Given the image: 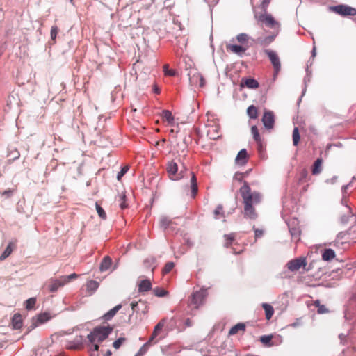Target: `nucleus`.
I'll return each mask as SVG.
<instances>
[{
	"label": "nucleus",
	"mask_w": 356,
	"mask_h": 356,
	"mask_svg": "<svg viewBox=\"0 0 356 356\" xmlns=\"http://www.w3.org/2000/svg\"><path fill=\"white\" fill-rule=\"evenodd\" d=\"M65 343L68 350H80L87 348L90 356H99V347L107 346L108 335H69Z\"/></svg>",
	"instance_id": "1"
},
{
	"label": "nucleus",
	"mask_w": 356,
	"mask_h": 356,
	"mask_svg": "<svg viewBox=\"0 0 356 356\" xmlns=\"http://www.w3.org/2000/svg\"><path fill=\"white\" fill-rule=\"evenodd\" d=\"M240 193L244 204V216L250 219H255L257 217L254 208V204L261 202V196L258 192H252L247 182H244L240 188Z\"/></svg>",
	"instance_id": "2"
},
{
	"label": "nucleus",
	"mask_w": 356,
	"mask_h": 356,
	"mask_svg": "<svg viewBox=\"0 0 356 356\" xmlns=\"http://www.w3.org/2000/svg\"><path fill=\"white\" fill-rule=\"evenodd\" d=\"M254 17L260 22L264 23L266 26L271 28L275 27L277 24L270 15L266 13L267 10L263 12L261 10L258 11L256 8H253Z\"/></svg>",
	"instance_id": "3"
},
{
	"label": "nucleus",
	"mask_w": 356,
	"mask_h": 356,
	"mask_svg": "<svg viewBox=\"0 0 356 356\" xmlns=\"http://www.w3.org/2000/svg\"><path fill=\"white\" fill-rule=\"evenodd\" d=\"M329 10L343 17L356 15V9L347 5H337L329 7Z\"/></svg>",
	"instance_id": "4"
},
{
	"label": "nucleus",
	"mask_w": 356,
	"mask_h": 356,
	"mask_svg": "<svg viewBox=\"0 0 356 356\" xmlns=\"http://www.w3.org/2000/svg\"><path fill=\"white\" fill-rule=\"evenodd\" d=\"M207 296V292L204 289H200L193 293L191 298L190 305L195 309H197L204 303Z\"/></svg>",
	"instance_id": "5"
},
{
	"label": "nucleus",
	"mask_w": 356,
	"mask_h": 356,
	"mask_svg": "<svg viewBox=\"0 0 356 356\" xmlns=\"http://www.w3.org/2000/svg\"><path fill=\"white\" fill-rule=\"evenodd\" d=\"M264 53L268 56L274 68V76H277L281 68V64L278 55L270 49H265Z\"/></svg>",
	"instance_id": "6"
},
{
	"label": "nucleus",
	"mask_w": 356,
	"mask_h": 356,
	"mask_svg": "<svg viewBox=\"0 0 356 356\" xmlns=\"http://www.w3.org/2000/svg\"><path fill=\"white\" fill-rule=\"evenodd\" d=\"M131 307L133 312H136L140 315H146L149 312L147 302L141 300L136 302H132L131 303Z\"/></svg>",
	"instance_id": "7"
},
{
	"label": "nucleus",
	"mask_w": 356,
	"mask_h": 356,
	"mask_svg": "<svg viewBox=\"0 0 356 356\" xmlns=\"http://www.w3.org/2000/svg\"><path fill=\"white\" fill-rule=\"evenodd\" d=\"M190 84L193 86L203 87L205 80L203 76L196 70L190 71L188 73Z\"/></svg>",
	"instance_id": "8"
},
{
	"label": "nucleus",
	"mask_w": 356,
	"mask_h": 356,
	"mask_svg": "<svg viewBox=\"0 0 356 356\" xmlns=\"http://www.w3.org/2000/svg\"><path fill=\"white\" fill-rule=\"evenodd\" d=\"M166 169L169 177L172 180H179L182 177L181 173L177 172L178 165L175 162L171 161L168 163Z\"/></svg>",
	"instance_id": "9"
},
{
	"label": "nucleus",
	"mask_w": 356,
	"mask_h": 356,
	"mask_svg": "<svg viewBox=\"0 0 356 356\" xmlns=\"http://www.w3.org/2000/svg\"><path fill=\"white\" fill-rule=\"evenodd\" d=\"M113 331V325H111L107 322H103L99 326L95 327L93 331L90 332V334H111Z\"/></svg>",
	"instance_id": "10"
},
{
	"label": "nucleus",
	"mask_w": 356,
	"mask_h": 356,
	"mask_svg": "<svg viewBox=\"0 0 356 356\" xmlns=\"http://www.w3.org/2000/svg\"><path fill=\"white\" fill-rule=\"evenodd\" d=\"M261 121L266 129H272L274 126V115L271 111H265Z\"/></svg>",
	"instance_id": "11"
},
{
	"label": "nucleus",
	"mask_w": 356,
	"mask_h": 356,
	"mask_svg": "<svg viewBox=\"0 0 356 356\" xmlns=\"http://www.w3.org/2000/svg\"><path fill=\"white\" fill-rule=\"evenodd\" d=\"M51 318V315L47 312H44L38 314L37 316L32 318L33 327H37L41 325Z\"/></svg>",
	"instance_id": "12"
},
{
	"label": "nucleus",
	"mask_w": 356,
	"mask_h": 356,
	"mask_svg": "<svg viewBox=\"0 0 356 356\" xmlns=\"http://www.w3.org/2000/svg\"><path fill=\"white\" fill-rule=\"evenodd\" d=\"M291 224L295 226L291 229V239L295 241H298L300 236V227L298 225V221L296 219L291 220Z\"/></svg>",
	"instance_id": "13"
},
{
	"label": "nucleus",
	"mask_w": 356,
	"mask_h": 356,
	"mask_svg": "<svg viewBox=\"0 0 356 356\" xmlns=\"http://www.w3.org/2000/svg\"><path fill=\"white\" fill-rule=\"evenodd\" d=\"M241 87H247L250 89H257L259 88V82L252 78H243L241 82Z\"/></svg>",
	"instance_id": "14"
},
{
	"label": "nucleus",
	"mask_w": 356,
	"mask_h": 356,
	"mask_svg": "<svg viewBox=\"0 0 356 356\" xmlns=\"http://www.w3.org/2000/svg\"><path fill=\"white\" fill-rule=\"evenodd\" d=\"M65 284V281L63 280L62 276L58 279L51 280L48 285L49 290L51 292L57 291L59 287H61Z\"/></svg>",
	"instance_id": "15"
},
{
	"label": "nucleus",
	"mask_w": 356,
	"mask_h": 356,
	"mask_svg": "<svg viewBox=\"0 0 356 356\" xmlns=\"http://www.w3.org/2000/svg\"><path fill=\"white\" fill-rule=\"evenodd\" d=\"M307 265L306 259L304 257L291 260V270H297L301 267L305 268Z\"/></svg>",
	"instance_id": "16"
},
{
	"label": "nucleus",
	"mask_w": 356,
	"mask_h": 356,
	"mask_svg": "<svg viewBox=\"0 0 356 356\" xmlns=\"http://www.w3.org/2000/svg\"><path fill=\"white\" fill-rule=\"evenodd\" d=\"M247 47L242 45L237 44H228L227 45V50L232 53L236 54L239 56H242L246 51Z\"/></svg>",
	"instance_id": "17"
},
{
	"label": "nucleus",
	"mask_w": 356,
	"mask_h": 356,
	"mask_svg": "<svg viewBox=\"0 0 356 356\" xmlns=\"http://www.w3.org/2000/svg\"><path fill=\"white\" fill-rule=\"evenodd\" d=\"M275 35H270L265 37H259L257 39V44L261 47H266L274 41Z\"/></svg>",
	"instance_id": "18"
},
{
	"label": "nucleus",
	"mask_w": 356,
	"mask_h": 356,
	"mask_svg": "<svg viewBox=\"0 0 356 356\" xmlns=\"http://www.w3.org/2000/svg\"><path fill=\"white\" fill-rule=\"evenodd\" d=\"M236 163L240 165H244L248 162V153L246 149H241L236 157Z\"/></svg>",
	"instance_id": "19"
},
{
	"label": "nucleus",
	"mask_w": 356,
	"mask_h": 356,
	"mask_svg": "<svg viewBox=\"0 0 356 356\" xmlns=\"http://www.w3.org/2000/svg\"><path fill=\"white\" fill-rule=\"evenodd\" d=\"M11 324L14 329H20L23 325L22 315L19 313L15 314L12 318Z\"/></svg>",
	"instance_id": "20"
},
{
	"label": "nucleus",
	"mask_w": 356,
	"mask_h": 356,
	"mask_svg": "<svg viewBox=\"0 0 356 356\" xmlns=\"http://www.w3.org/2000/svg\"><path fill=\"white\" fill-rule=\"evenodd\" d=\"M122 308V305L119 304L114 307L113 309L106 312L103 316L102 318L104 321H109L113 318V316L116 314V313Z\"/></svg>",
	"instance_id": "21"
},
{
	"label": "nucleus",
	"mask_w": 356,
	"mask_h": 356,
	"mask_svg": "<svg viewBox=\"0 0 356 356\" xmlns=\"http://www.w3.org/2000/svg\"><path fill=\"white\" fill-rule=\"evenodd\" d=\"M16 248V245L15 243L10 242L8 246L6 247L4 252L2 253V254L0 256V261H3L6 259L7 257H8L13 250Z\"/></svg>",
	"instance_id": "22"
},
{
	"label": "nucleus",
	"mask_w": 356,
	"mask_h": 356,
	"mask_svg": "<svg viewBox=\"0 0 356 356\" xmlns=\"http://www.w3.org/2000/svg\"><path fill=\"white\" fill-rule=\"evenodd\" d=\"M250 323H238L234 326H233L230 330L229 331V334H236L238 332H245V327L247 325H249Z\"/></svg>",
	"instance_id": "23"
},
{
	"label": "nucleus",
	"mask_w": 356,
	"mask_h": 356,
	"mask_svg": "<svg viewBox=\"0 0 356 356\" xmlns=\"http://www.w3.org/2000/svg\"><path fill=\"white\" fill-rule=\"evenodd\" d=\"M191 177L190 182H191V193H192L191 195L193 197H195V196L196 195L197 191H198L197 184V179H196V177H195V175L194 172H191Z\"/></svg>",
	"instance_id": "24"
},
{
	"label": "nucleus",
	"mask_w": 356,
	"mask_h": 356,
	"mask_svg": "<svg viewBox=\"0 0 356 356\" xmlns=\"http://www.w3.org/2000/svg\"><path fill=\"white\" fill-rule=\"evenodd\" d=\"M335 252L331 248L325 249L322 253L323 261H330L335 257Z\"/></svg>",
	"instance_id": "25"
},
{
	"label": "nucleus",
	"mask_w": 356,
	"mask_h": 356,
	"mask_svg": "<svg viewBox=\"0 0 356 356\" xmlns=\"http://www.w3.org/2000/svg\"><path fill=\"white\" fill-rule=\"evenodd\" d=\"M152 289V283L149 280H143L138 284L139 292H147Z\"/></svg>",
	"instance_id": "26"
},
{
	"label": "nucleus",
	"mask_w": 356,
	"mask_h": 356,
	"mask_svg": "<svg viewBox=\"0 0 356 356\" xmlns=\"http://www.w3.org/2000/svg\"><path fill=\"white\" fill-rule=\"evenodd\" d=\"M111 264H112L111 259L108 256L105 257L103 259L102 261L101 262V264L99 266L100 271L104 272V271L108 270L110 268Z\"/></svg>",
	"instance_id": "27"
},
{
	"label": "nucleus",
	"mask_w": 356,
	"mask_h": 356,
	"mask_svg": "<svg viewBox=\"0 0 356 356\" xmlns=\"http://www.w3.org/2000/svg\"><path fill=\"white\" fill-rule=\"evenodd\" d=\"M261 306L265 311L266 318L270 320L274 314L273 307L268 303H263Z\"/></svg>",
	"instance_id": "28"
},
{
	"label": "nucleus",
	"mask_w": 356,
	"mask_h": 356,
	"mask_svg": "<svg viewBox=\"0 0 356 356\" xmlns=\"http://www.w3.org/2000/svg\"><path fill=\"white\" fill-rule=\"evenodd\" d=\"M247 114L251 119H257L259 116L258 108L254 105L250 106L247 109Z\"/></svg>",
	"instance_id": "29"
},
{
	"label": "nucleus",
	"mask_w": 356,
	"mask_h": 356,
	"mask_svg": "<svg viewBox=\"0 0 356 356\" xmlns=\"http://www.w3.org/2000/svg\"><path fill=\"white\" fill-rule=\"evenodd\" d=\"M323 160L321 159H317L314 162L312 168V174L318 175L322 170Z\"/></svg>",
	"instance_id": "30"
},
{
	"label": "nucleus",
	"mask_w": 356,
	"mask_h": 356,
	"mask_svg": "<svg viewBox=\"0 0 356 356\" xmlns=\"http://www.w3.org/2000/svg\"><path fill=\"white\" fill-rule=\"evenodd\" d=\"M162 118L166 120L169 124H172L174 122V117L172 113L168 110H163L161 114Z\"/></svg>",
	"instance_id": "31"
},
{
	"label": "nucleus",
	"mask_w": 356,
	"mask_h": 356,
	"mask_svg": "<svg viewBox=\"0 0 356 356\" xmlns=\"http://www.w3.org/2000/svg\"><path fill=\"white\" fill-rule=\"evenodd\" d=\"M273 335H264L260 337L259 341L266 347H270L273 344L271 343Z\"/></svg>",
	"instance_id": "32"
},
{
	"label": "nucleus",
	"mask_w": 356,
	"mask_h": 356,
	"mask_svg": "<svg viewBox=\"0 0 356 356\" xmlns=\"http://www.w3.org/2000/svg\"><path fill=\"white\" fill-rule=\"evenodd\" d=\"M172 223V220L167 216H162L159 220L160 226L165 229L169 227Z\"/></svg>",
	"instance_id": "33"
},
{
	"label": "nucleus",
	"mask_w": 356,
	"mask_h": 356,
	"mask_svg": "<svg viewBox=\"0 0 356 356\" xmlns=\"http://www.w3.org/2000/svg\"><path fill=\"white\" fill-rule=\"evenodd\" d=\"M314 305L318 309V314H323L329 312V309L324 305H321L319 300L314 301Z\"/></svg>",
	"instance_id": "34"
},
{
	"label": "nucleus",
	"mask_w": 356,
	"mask_h": 356,
	"mask_svg": "<svg viewBox=\"0 0 356 356\" xmlns=\"http://www.w3.org/2000/svg\"><path fill=\"white\" fill-rule=\"evenodd\" d=\"M214 218L216 219H219L222 217H225L223 207L221 204L217 206L213 211Z\"/></svg>",
	"instance_id": "35"
},
{
	"label": "nucleus",
	"mask_w": 356,
	"mask_h": 356,
	"mask_svg": "<svg viewBox=\"0 0 356 356\" xmlns=\"http://www.w3.org/2000/svg\"><path fill=\"white\" fill-rule=\"evenodd\" d=\"M154 336L155 335H152L150 339L146 343H145L141 347V348L139 350V351H138V354L136 355V356H141V355H143L147 351L148 346L153 341Z\"/></svg>",
	"instance_id": "36"
},
{
	"label": "nucleus",
	"mask_w": 356,
	"mask_h": 356,
	"mask_svg": "<svg viewBox=\"0 0 356 356\" xmlns=\"http://www.w3.org/2000/svg\"><path fill=\"white\" fill-rule=\"evenodd\" d=\"M251 133L253 136L254 140L257 143H260V141H261V138L257 126L254 125L251 127Z\"/></svg>",
	"instance_id": "37"
},
{
	"label": "nucleus",
	"mask_w": 356,
	"mask_h": 356,
	"mask_svg": "<svg viewBox=\"0 0 356 356\" xmlns=\"http://www.w3.org/2000/svg\"><path fill=\"white\" fill-rule=\"evenodd\" d=\"M292 138H293V144L295 146L298 145V144L299 143L300 139V134H299V131H298V127H295L293 129V134H292Z\"/></svg>",
	"instance_id": "38"
},
{
	"label": "nucleus",
	"mask_w": 356,
	"mask_h": 356,
	"mask_svg": "<svg viewBox=\"0 0 356 356\" xmlns=\"http://www.w3.org/2000/svg\"><path fill=\"white\" fill-rule=\"evenodd\" d=\"M95 207L99 218H101L102 220H106V213L104 209L97 202L95 203Z\"/></svg>",
	"instance_id": "39"
},
{
	"label": "nucleus",
	"mask_w": 356,
	"mask_h": 356,
	"mask_svg": "<svg viewBox=\"0 0 356 356\" xmlns=\"http://www.w3.org/2000/svg\"><path fill=\"white\" fill-rule=\"evenodd\" d=\"M154 294L157 297H164L168 295V291L163 289L156 287L153 290Z\"/></svg>",
	"instance_id": "40"
},
{
	"label": "nucleus",
	"mask_w": 356,
	"mask_h": 356,
	"mask_svg": "<svg viewBox=\"0 0 356 356\" xmlns=\"http://www.w3.org/2000/svg\"><path fill=\"white\" fill-rule=\"evenodd\" d=\"M174 267H175L174 262H172V261L167 262L165 264V266L163 267V268L162 270L163 275L169 273L173 269Z\"/></svg>",
	"instance_id": "41"
},
{
	"label": "nucleus",
	"mask_w": 356,
	"mask_h": 356,
	"mask_svg": "<svg viewBox=\"0 0 356 356\" xmlns=\"http://www.w3.org/2000/svg\"><path fill=\"white\" fill-rule=\"evenodd\" d=\"M224 238L225 239V246L229 247L235 239V234L231 233L229 234H225Z\"/></svg>",
	"instance_id": "42"
},
{
	"label": "nucleus",
	"mask_w": 356,
	"mask_h": 356,
	"mask_svg": "<svg viewBox=\"0 0 356 356\" xmlns=\"http://www.w3.org/2000/svg\"><path fill=\"white\" fill-rule=\"evenodd\" d=\"M36 303L35 298H30L26 301V309L28 310L32 309L34 308L35 305Z\"/></svg>",
	"instance_id": "43"
},
{
	"label": "nucleus",
	"mask_w": 356,
	"mask_h": 356,
	"mask_svg": "<svg viewBox=\"0 0 356 356\" xmlns=\"http://www.w3.org/2000/svg\"><path fill=\"white\" fill-rule=\"evenodd\" d=\"M165 324V319L161 320L157 325L155 326L154 329V332L152 334H157L161 332Z\"/></svg>",
	"instance_id": "44"
},
{
	"label": "nucleus",
	"mask_w": 356,
	"mask_h": 356,
	"mask_svg": "<svg viewBox=\"0 0 356 356\" xmlns=\"http://www.w3.org/2000/svg\"><path fill=\"white\" fill-rule=\"evenodd\" d=\"M248 38L249 37L246 33H240L236 36L237 41L241 44L247 43Z\"/></svg>",
	"instance_id": "45"
},
{
	"label": "nucleus",
	"mask_w": 356,
	"mask_h": 356,
	"mask_svg": "<svg viewBox=\"0 0 356 356\" xmlns=\"http://www.w3.org/2000/svg\"><path fill=\"white\" fill-rule=\"evenodd\" d=\"M99 286V283L95 280H90L87 282V289L90 291H95Z\"/></svg>",
	"instance_id": "46"
},
{
	"label": "nucleus",
	"mask_w": 356,
	"mask_h": 356,
	"mask_svg": "<svg viewBox=\"0 0 356 356\" xmlns=\"http://www.w3.org/2000/svg\"><path fill=\"white\" fill-rule=\"evenodd\" d=\"M270 1L271 0H261L260 5L258 6L257 9L261 10L263 12H265L267 10V8Z\"/></svg>",
	"instance_id": "47"
},
{
	"label": "nucleus",
	"mask_w": 356,
	"mask_h": 356,
	"mask_svg": "<svg viewBox=\"0 0 356 356\" xmlns=\"http://www.w3.org/2000/svg\"><path fill=\"white\" fill-rule=\"evenodd\" d=\"M129 168L128 165H125L123 168H122L121 170L118 172L117 175V179L118 181H120L122 177L127 172Z\"/></svg>",
	"instance_id": "48"
},
{
	"label": "nucleus",
	"mask_w": 356,
	"mask_h": 356,
	"mask_svg": "<svg viewBox=\"0 0 356 356\" xmlns=\"http://www.w3.org/2000/svg\"><path fill=\"white\" fill-rule=\"evenodd\" d=\"M125 338L120 337L113 343V346L115 349H118L122 346V344L125 341Z\"/></svg>",
	"instance_id": "49"
},
{
	"label": "nucleus",
	"mask_w": 356,
	"mask_h": 356,
	"mask_svg": "<svg viewBox=\"0 0 356 356\" xmlns=\"http://www.w3.org/2000/svg\"><path fill=\"white\" fill-rule=\"evenodd\" d=\"M79 277V275H77L76 273H72L70 275H67V276H62L63 277V280L65 281V284L70 282L73 279H76Z\"/></svg>",
	"instance_id": "50"
},
{
	"label": "nucleus",
	"mask_w": 356,
	"mask_h": 356,
	"mask_svg": "<svg viewBox=\"0 0 356 356\" xmlns=\"http://www.w3.org/2000/svg\"><path fill=\"white\" fill-rule=\"evenodd\" d=\"M58 32V28L57 26H52L51 29V38L52 40L55 41L56 35Z\"/></svg>",
	"instance_id": "51"
},
{
	"label": "nucleus",
	"mask_w": 356,
	"mask_h": 356,
	"mask_svg": "<svg viewBox=\"0 0 356 356\" xmlns=\"http://www.w3.org/2000/svg\"><path fill=\"white\" fill-rule=\"evenodd\" d=\"M257 143V149H258L259 156L261 158H264L265 154L264 152V146H263L262 140L260 141V143Z\"/></svg>",
	"instance_id": "52"
},
{
	"label": "nucleus",
	"mask_w": 356,
	"mask_h": 356,
	"mask_svg": "<svg viewBox=\"0 0 356 356\" xmlns=\"http://www.w3.org/2000/svg\"><path fill=\"white\" fill-rule=\"evenodd\" d=\"M253 229L254 231L255 240L263 236L264 232L263 229H259L258 228H255V227H253Z\"/></svg>",
	"instance_id": "53"
},
{
	"label": "nucleus",
	"mask_w": 356,
	"mask_h": 356,
	"mask_svg": "<svg viewBox=\"0 0 356 356\" xmlns=\"http://www.w3.org/2000/svg\"><path fill=\"white\" fill-rule=\"evenodd\" d=\"M168 65H165L163 66V71L165 73V75L173 76L175 75V71L174 70H168Z\"/></svg>",
	"instance_id": "54"
},
{
	"label": "nucleus",
	"mask_w": 356,
	"mask_h": 356,
	"mask_svg": "<svg viewBox=\"0 0 356 356\" xmlns=\"http://www.w3.org/2000/svg\"><path fill=\"white\" fill-rule=\"evenodd\" d=\"M225 326V323L223 322H220L214 326L213 331L214 332H223Z\"/></svg>",
	"instance_id": "55"
},
{
	"label": "nucleus",
	"mask_w": 356,
	"mask_h": 356,
	"mask_svg": "<svg viewBox=\"0 0 356 356\" xmlns=\"http://www.w3.org/2000/svg\"><path fill=\"white\" fill-rule=\"evenodd\" d=\"M234 179H236V181H239V182H241L244 178V175L243 173H241V172H236L235 175H234Z\"/></svg>",
	"instance_id": "56"
},
{
	"label": "nucleus",
	"mask_w": 356,
	"mask_h": 356,
	"mask_svg": "<svg viewBox=\"0 0 356 356\" xmlns=\"http://www.w3.org/2000/svg\"><path fill=\"white\" fill-rule=\"evenodd\" d=\"M125 197H125V195H124V194H123V195H120V199L123 201V202L120 204V207H121V209H125V208H127V204H125V202H124Z\"/></svg>",
	"instance_id": "57"
},
{
	"label": "nucleus",
	"mask_w": 356,
	"mask_h": 356,
	"mask_svg": "<svg viewBox=\"0 0 356 356\" xmlns=\"http://www.w3.org/2000/svg\"><path fill=\"white\" fill-rule=\"evenodd\" d=\"M101 352L102 353V356H111L112 352L111 350L108 349L104 353L103 349L101 350Z\"/></svg>",
	"instance_id": "58"
},
{
	"label": "nucleus",
	"mask_w": 356,
	"mask_h": 356,
	"mask_svg": "<svg viewBox=\"0 0 356 356\" xmlns=\"http://www.w3.org/2000/svg\"><path fill=\"white\" fill-rule=\"evenodd\" d=\"M13 193V191L11 190H8V191H5L3 193V195H6L7 197H10L11 195Z\"/></svg>",
	"instance_id": "59"
},
{
	"label": "nucleus",
	"mask_w": 356,
	"mask_h": 356,
	"mask_svg": "<svg viewBox=\"0 0 356 356\" xmlns=\"http://www.w3.org/2000/svg\"><path fill=\"white\" fill-rule=\"evenodd\" d=\"M349 186H350V184H347V185L343 186V187H342V192H343V195L346 193V190L348 189Z\"/></svg>",
	"instance_id": "60"
},
{
	"label": "nucleus",
	"mask_w": 356,
	"mask_h": 356,
	"mask_svg": "<svg viewBox=\"0 0 356 356\" xmlns=\"http://www.w3.org/2000/svg\"><path fill=\"white\" fill-rule=\"evenodd\" d=\"M186 325V326H191L192 325V322L190 319H187L186 321V323H185Z\"/></svg>",
	"instance_id": "61"
},
{
	"label": "nucleus",
	"mask_w": 356,
	"mask_h": 356,
	"mask_svg": "<svg viewBox=\"0 0 356 356\" xmlns=\"http://www.w3.org/2000/svg\"><path fill=\"white\" fill-rule=\"evenodd\" d=\"M5 346V341H2L0 343V348H3Z\"/></svg>",
	"instance_id": "62"
},
{
	"label": "nucleus",
	"mask_w": 356,
	"mask_h": 356,
	"mask_svg": "<svg viewBox=\"0 0 356 356\" xmlns=\"http://www.w3.org/2000/svg\"><path fill=\"white\" fill-rule=\"evenodd\" d=\"M346 335H339L340 339L342 341Z\"/></svg>",
	"instance_id": "63"
},
{
	"label": "nucleus",
	"mask_w": 356,
	"mask_h": 356,
	"mask_svg": "<svg viewBox=\"0 0 356 356\" xmlns=\"http://www.w3.org/2000/svg\"><path fill=\"white\" fill-rule=\"evenodd\" d=\"M315 51H316V49H315V48H314V49H313V56H314V55H315Z\"/></svg>",
	"instance_id": "64"
}]
</instances>
